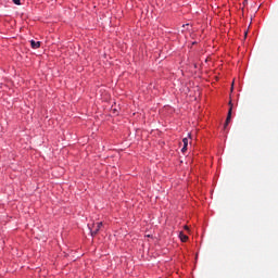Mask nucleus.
I'll return each mask as SVG.
<instances>
[{
    "mask_svg": "<svg viewBox=\"0 0 278 278\" xmlns=\"http://www.w3.org/2000/svg\"><path fill=\"white\" fill-rule=\"evenodd\" d=\"M101 227H103V223H101V222L89 226L91 236H97V233H99V231L101 230Z\"/></svg>",
    "mask_w": 278,
    "mask_h": 278,
    "instance_id": "1",
    "label": "nucleus"
},
{
    "mask_svg": "<svg viewBox=\"0 0 278 278\" xmlns=\"http://www.w3.org/2000/svg\"><path fill=\"white\" fill-rule=\"evenodd\" d=\"M229 110H228V115L224 125V129H227V126L229 125V123H231V112L233 111V104H231V102H229Z\"/></svg>",
    "mask_w": 278,
    "mask_h": 278,
    "instance_id": "2",
    "label": "nucleus"
},
{
    "mask_svg": "<svg viewBox=\"0 0 278 278\" xmlns=\"http://www.w3.org/2000/svg\"><path fill=\"white\" fill-rule=\"evenodd\" d=\"M31 49H40V41L30 40Z\"/></svg>",
    "mask_w": 278,
    "mask_h": 278,
    "instance_id": "3",
    "label": "nucleus"
},
{
    "mask_svg": "<svg viewBox=\"0 0 278 278\" xmlns=\"http://www.w3.org/2000/svg\"><path fill=\"white\" fill-rule=\"evenodd\" d=\"M182 142H184V147H182L181 151H182V153H186V151H188V138H184Z\"/></svg>",
    "mask_w": 278,
    "mask_h": 278,
    "instance_id": "4",
    "label": "nucleus"
},
{
    "mask_svg": "<svg viewBox=\"0 0 278 278\" xmlns=\"http://www.w3.org/2000/svg\"><path fill=\"white\" fill-rule=\"evenodd\" d=\"M179 238H180L181 242H188V236H186L184 232L179 233Z\"/></svg>",
    "mask_w": 278,
    "mask_h": 278,
    "instance_id": "5",
    "label": "nucleus"
},
{
    "mask_svg": "<svg viewBox=\"0 0 278 278\" xmlns=\"http://www.w3.org/2000/svg\"><path fill=\"white\" fill-rule=\"evenodd\" d=\"M13 3H15V5H21V0H13Z\"/></svg>",
    "mask_w": 278,
    "mask_h": 278,
    "instance_id": "6",
    "label": "nucleus"
},
{
    "mask_svg": "<svg viewBox=\"0 0 278 278\" xmlns=\"http://www.w3.org/2000/svg\"><path fill=\"white\" fill-rule=\"evenodd\" d=\"M248 34H249L248 31L244 33V37H245V38H247V35H248Z\"/></svg>",
    "mask_w": 278,
    "mask_h": 278,
    "instance_id": "7",
    "label": "nucleus"
},
{
    "mask_svg": "<svg viewBox=\"0 0 278 278\" xmlns=\"http://www.w3.org/2000/svg\"><path fill=\"white\" fill-rule=\"evenodd\" d=\"M185 229L188 231V229H189L188 226H185Z\"/></svg>",
    "mask_w": 278,
    "mask_h": 278,
    "instance_id": "8",
    "label": "nucleus"
}]
</instances>
